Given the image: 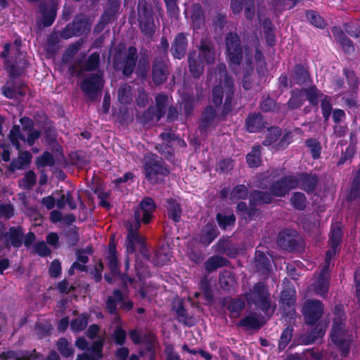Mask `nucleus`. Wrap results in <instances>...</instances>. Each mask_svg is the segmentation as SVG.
Segmentation results:
<instances>
[{
	"instance_id": "obj_36",
	"label": "nucleus",
	"mask_w": 360,
	"mask_h": 360,
	"mask_svg": "<svg viewBox=\"0 0 360 360\" xmlns=\"http://www.w3.org/2000/svg\"><path fill=\"white\" fill-rule=\"evenodd\" d=\"M302 91H304V96H306L309 102L313 105H317L319 100H321L325 96L316 86H311L308 89H302Z\"/></svg>"
},
{
	"instance_id": "obj_43",
	"label": "nucleus",
	"mask_w": 360,
	"mask_h": 360,
	"mask_svg": "<svg viewBox=\"0 0 360 360\" xmlns=\"http://www.w3.org/2000/svg\"><path fill=\"white\" fill-rule=\"evenodd\" d=\"M118 99L120 103L123 104L130 103L132 101L133 93L131 88L127 85L124 84L118 89Z\"/></svg>"
},
{
	"instance_id": "obj_8",
	"label": "nucleus",
	"mask_w": 360,
	"mask_h": 360,
	"mask_svg": "<svg viewBox=\"0 0 360 360\" xmlns=\"http://www.w3.org/2000/svg\"><path fill=\"white\" fill-rule=\"evenodd\" d=\"M137 60V51L134 46H130L124 53L123 56L120 53L115 56L113 65L115 69L122 70L124 75H131L136 66Z\"/></svg>"
},
{
	"instance_id": "obj_11",
	"label": "nucleus",
	"mask_w": 360,
	"mask_h": 360,
	"mask_svg": "<svg viewBox=\"0 0 360 360\" xmlns=\"http://www.w3.org/2000/svg\"><path fill=\"white\" fill-rule=\"evenodd\" d=\"M41 135V133L38 130H32L29 132L27 139L24 134H22L20 126L14 125L10 131L9 139L12 144L16 148L17 150H20V144L19 141L27 142L30 146L34 145L36 140H37Z\"/></svg>"
},
{
	"instance_id": "obj_4",
	"label": "nucleus",
	"mask_w": 360,
	"mask_h": 360,
	"mask_svg": "<svg viewBox=\"0 0 360 360\" xmlns=\"http://www.w3.org/2000/svg\"><path fill=\"white\" fill-rule=\"evenodd\" d=\"M298 181L295 176H289L281 179L270 186L271 193L255 191L250 193V203L256 205L262 203H269L272 195L278 197L284 196L290 190L297 187Z\"/></svg>"
},
{
	"instance_id": "obj_17",
	"label": "nucleus",
	"mask_w": 360,
	"mask_h": 360,
	"mask_svg": "<svg viewBox=\"0 0 360 360\" xmlns=\"http://www.w3.org/2000/svg\"><path fill=\"white\" fill-rule=\"evenodd\" d=\"M100 56L97 53H93L87 60L82 63L80 60L76 61L72 65V72L80 75L84 71H93L96 70L99 64Z\"/></svg>"
},
{
	"instance_id": "obj_16",
	"label": "nucleus",
	"mask_w": 360,
	"mask_h": 360,
	"mask_svg": "<svg viewBox=\"0 0 360 360\" xmlns=\"http://www.w3.org/2000/svg\"><path fill=\"white\" fill-rule=\"evenodd\" d=\"M199 53L198 58L203 60L207 64H212L215 60V52L214 45L210 38L203 37L201 39L199 46Z\"/></svg>"
},
{
	"instance_id": "obj_18",
	"label": "nucleus",
	"mask_w": 360,
	"mask_h": 360,
	"mask_svg": "<svg viewBox=\"0 0 360 360\" xmlns=\"http://www.w3.org/2000/svg\"><path fill=\"white\" fill-rule=\"evenodd\" d=\"M169 75L166 61L162 58H155L153 65V80L156 85L165 82Z\"/></svg>"
},
{
	"instance_id": "obj_42",
	"label": "nucleus",
	"mask_w": 360,
	"mask_h": 360,
	"mask_svg": "<svg viewBox=\"0 0 360 360\" xmlns=\"http://www.w3.org/2000/svg\"><path fill=\"white\" fill-rule=\"evenodd\" d=\"M108 266L113 274H117L119 271L118 261L116 257L115 246L112 243L109 244V255L108 256Z\"/></svg>"
},
{
	"instance_id": "obj_24",
	"label": "nucleus",
	"mask_w": 360,
	"mask_h": 360,
	"mask_svg": "<svg viewBox=\"0 0 360 360\" xmlns=\"http://www.w3.org/2000/svg\"><path fill=\"white\" fill-rule=\"evenodd\" d=\"M103 342L98 340L94 342L91 349L86 352L77 355L76 360H99L103 357Z\"/></svg>"
},
{
	"instance_id": "obj_56",
	"label": "nucleus",
	"mask_w": 360,
	"mask_h": 360,
	"mask_svg": "<svg viewBox=\"0 0 360 360\" xmlns=\"http://www.w3.org/2000/svg\"><path fill=\"white\" fill-rule=\"evenodd\" d=\"M306 18L310 23L317 27L321 28L324 26V20L323 18L314 11H307Z\"/></svg>"
},
{
	"instance_id": "obj_7",
	"label": "nucleus",
	"mask_w": 360,
	"mask_h": 360,
	"mask_svg": "<svg viewBox=\"0 0 360 360\" xmlns=\"http://www.w3.org/2000/svg\"><path fill=\"white\" fill-rule=\"evenodd\" d=\"M144 171L146 178L153 183L158 182V175H167L169 172L162 159L151 153L144 155Z\"/></svg>"
},
{
	"instance_id": "obj_54",
	"label": "nucleus",
	"mask_w": 360,
	"mask_h": 360,
	"mask_svg": "<svg viewBox=\"0 0 360 360\" xmlns=\"http://www.w3.org/2000/svg\"><path fill=\"white\" fill-rule=\"evenodd\" d=\"M292 337V328L287 327L285 328L281 335L280 341L278 343V348L280 350H283L285 348L287 345L291 340Z\"/></svg>"
},
{
	"instance_id": "obj_29",
	"label": "nucleus",
	"mask_w": 360,
	"mask_h": 360,
	"mask_svg": "<svg viewBox=\"0 0 360 360\" xmlns=\"http://www.w3.org/2000/svg\"><path fill=\"white\" fill-rule=\"evenodd\" d=\"M295 302V292L291 288H287L281 292V303L284 310L286 307L289 309V314L294 312V304Z\"/></svg>"
},
{
	"instance_id": "obj_45",
	"label": "nucleus",
	"mask_w": 360,
	"mask_h": 360,
	"mask_svg": "<svg viewBox=\"0 0 360 360\" xmlns=\"http://www.w3.org/2000/svg\"><path fill=\"white\" fill-rule=\"evenodd\" d=\"M171 258L172 255L169 252H166L165 250L161 249L155 252L152 262L155 265H164L170 262Z\"/></svg>"
},
{
	"instance_id": "obj_35",
	"label": "nucleus",
	"mask_w": 360,
	"mask_h": 360,
	"mask_svg": "<svg viewBox=\"0 0 360 360\" xmlns=\"http://www.w3.org/2000/svg\"><path fill=\"white\" fill-rule=\"evenodd\" d=\"M219 284L223 290H231L235 284V278L232 273L227 270L221 271L219 275Z\"/></svg>"
},
{
	"instance_id": "obj_9",
	"label": "nucleus",
	"mask_w": 360,
	"mask_h": 360,
	"mask_svg": "<svg viewBox=\"0 0 360 360\" xmlns=\"http://www.w3.org/2000/svg\"><path fill=\"white\" fill-rule=\"evenodd\" d=\"M227 58L233 65H239L242 59L243 49L239 36L236 32H229L225 37Z\"/></svg>"
},
{
	"instance_id": "obj_62",
	"label": "nucleus",
	"mask_w": 360,
	"mask_h": 360,
	"mask_svg": "<svg viewBox=\"0 0 360 360\" xmlns=\"http://www.w3.org/2000/svg\"><path fill=\"white\" fill-rule=\"evenodd\" d=\"M54 160L51 153L48 152L44 153V154L38 158L37 165L39 166L44 167L47 165H53Z\"/></svg>"
},
{
	"instance_id": "obj_39",
	"label": "nucleus",
	"mask_w": 360,
	"mask_h": 360,
	"mask_svg": "<svg viewBox=\"0 0 360 360\" xmlns=\"http://www.w3.org/2000/svg\"><path fill=\"white\" fill-rule=\"evenodd\" d=\"M261 147L259 146H254L246 155V160L248 165L250 167H257L261 163Z\"/></svg>"
},
{
	"instance_id": "obj_25",
	"label": "nucleus",
	"mask_w": 360,
	"mask_h": 360,
	"mask_svg": "<svg viewBox=\"0 0 360 360\" xmlns=\"http://www.w3.org/2000/svg\"><path fill=\"white\" fill-rule=\"evenodd\" d=\"M191 26L194 30L201 29L205 25V15L202 6L195 4L191 8Z\"/></svg>"
},
{
	"instance_id": "obj_32",
	"label": "nucleus",
	"mask_w": 360,
	"mask_h": 360,
	"mask_svg": "<svg viewBox=\"0 0 360 360\" xmlns=\"http://www.w3.org/2000/svg\"><path fill=\"white\" fill-rule=\"evenodd\" d=\"M228 260L223 257L212 256L205 262V268L207 271L211 272L226 266Z\"/></svg>"
},
{
	"instance_id": "obj_41",
	"label": "nucleus",
	"mask_w": 360,
	"mask_h": 360,
	"mask_svg": "<svg viewBox=\"0 0 360 360\" xmlns=\"http://www.w3.org/2000/svg\"><path fill=\"white\" fill-rule=\"evenodd\" d=\"M120 301H122V293L120 290H115L113 295L109 297L106 302V308L110 314H115L117 304L120 303Z\"/></svg>"
},
{
	"instance_id": "obj_49",
	"label": "nucleus",
	"mask_w": 360,
	"mask_h": 360,
	"mask_svg": "<svg viewBox=\"0 0 360 360\" xmlns=\"http://www.w3.org/2000/svg\"><path fill=\"white\" fill-rule=\"evenodd\" d=\"M248 195V191L245 185L236 186L231 193V199L232 200H238L245 199Z\"/></svg>"
},
{
	"instance_id": "obj_5",
	"label": "nucleus",
	"mask_w": 360,
	"mask_h": 360,
	"mask_svg": "<svg viewBox=\"0 0 360 360\" xmlns=\"http://www.w3.org/2000/svg\"><path fill=\"white\" fill-rule=\"evenodd\" d=\"M247 299L266 314H272L275 310L276 305L272 302L268 288L263 283H257Z\"/></svg>"
},
{
	"instance_id": "obj_10",
	"label": "nucleus",
	"mask_w": 360,
	"mask_h": 360,
	"mask_svg": "<svg viewBox=\"0 0 360 360\" xmlns=\"http://www.w3.org/2000/svg\"><path fill=\"white\" fill-rule=\"evenodd\" d=\"M103 86V79L98 74L90 75L85 77L80 84L81 89L90 99H94L98 96Z\"/></svg>"
},
{
	"instance_id": "obj_51",
	"label": "nucleus",
	"mask_w": 360,
	"mask_h": 360,
	"mask_svg": "<svg viewBox=\"0 0 360 360\" xmlns=\"http://www.w3.org/2000/svg\"><path fill=\"white\" fill-rule=\"evenodd\" d=\"M87 323V316L82 314L71 322L70 328L73 331H80L86 327Z\"/></svg>"
},
{
	"instance_id": "obj_22",
	"label": "nucleus",
	"mask_w": 360,
	"mask_h": 360,
	"mask_svg": "<svg viewBox=\"0 0 360 360\" xmlns=\"http://www.w3.org/2000/svg\"><path fill=\"white\" fill-rule=\"evenodd\" d=\"M187 44L186 36L184 33H179L176 36L172 46V51L174 58L181 59L184 57Z\"/></svg>"
},
{
	"instance_id": "obj_58",
	"label": "nucleus",
	"mask_w": 360,
	"mask_h": 360,
	"mask_svg": "<svg viewBox=\"0 0 360 360\" xmlns=\"http://www.w3.org/2000/svg\"><path fill=\"white\" fill-rule=\"evenodd\" d=\"M281 135L280 129L278 127H271L268 130L266 138L263 143L266 146L275 143Z\"/></svg>"
},
{
	"instance_id": "obj_2",
	"label": "nucleus",
	"mask_w": 360,
	"mask_h": 360,
	"mask_svg": "<svg viewBox=\"0 0 360 360\" xmlns=\"http://www.w3.org/2000/svg\"><path fill=\"white\" fill-rule=\"evenodd\" d=\"M213 78L216 79L219 78L220 84L215 86L213 89L212 103L216 107L221 106L224 94H225L223 112L226 114L231 110L234 91L233 79L227 76L225 64H219L214 74L210 72H209L208 79L212 80Z\"/></svg>"
},
{
	"instance_id": "obj_23",
	"label": "nucleus",
	"mask_w": 360,
	"mask_h": 360,
	"mask_svg": "<svg viewBox=\"0 0 360 360\" xmlns=\"http://www.w3.org/2000/svg\"><path fill=\"white\" fill-rule=\"evenodd\" d=\"M295 178L298 181L297 186L307 193L312 192L318 183L317 176L313 174H301L298 176H295Z\"/></svg>"
},
{
	"instance_id": "obj_21",
	"label": "nucleus",
	"mask_w": 360,
	"mask_h": 360,
	"mask_svg": "<svg viewBox=\"0 0 360 360\" xmlns=\"http://www.w3.org/2000/svg\"><path fill=\"white\" fill-rule=\"evenodd\" d=\"M217 236V231L213 224H206L196 236L195 240L205 245L210 244Z\"/></svg>"
},
{
	"instance_id": "obj_33",
	"label": "nucleus",
	"mask_w": 360,
	"mask_h": 360,
	"mask_svg": "<svg viewBox=\"0 0 360 360\" xmlns=\"http://www.w3.org/2000/svg\"><path fill=\"white\" fill-rule=\"evenodd\" d=\"M326 332V325L323 323H319L316 326L313 331L307 336L303 335L302 336V342L306 344H310L314 342L317 338L323 336Z\"/></svg>"
},
{
	"instance_id": "obj_55",
	"label": "nucleus",
	"mask_w": 360,
	"mask_h": 360,
	"mask_svg": "<svg viewBox=\"0 0 360 360\" xmlns=\"http://www.w3.org/2000/svg\"><path fill=\"white\" fill-rule=\"evenodd\" d=\"M227 304L229 310L236 315L245 307V302L240 299H231Z\"/></svg>"
},
{
	"instance_id": "obj_20",
	"label": "nucleus",
	"mask_w": 360,
	"mask_h": 360,
	"mask_svg": "<svg viewBox=\"0 0 360 360\" xmlns=\"http://www.w3.org/2000/svg\"><path fill=\"white\" fill-rule=\"evenodd\" d=\"M18 151V158L13 159L7 167L11 172L25 169L30 165L32 158V154L28 151H22L20 149Z\"/></svg>"
},
{
	"instance_id": "obj_38",
	"label": "nucleus",
	"mask_w": 360,
	"mask_h": 360,
	"mask_svg": "<svg viewBox=\"0 0 360 360\" xmlns=\"http://www.w3.org/2000/svg\"><path fill=\"white\" fill-rule=\"evenodd\" d=\"M262 325L259 317L256 314H250L239 322V326L246 327L248 328H259Z\"/></svg>"
},
{
	"instance_id": "obj_28",
	"label": "nucleus",
	"mask_w": 360,
	"mask_h": 360,
	"mask_svg": "<svg viewBox=\"0 0 360 360\" xmlns=\"http://www.w3.org/2000/svg\"><path fill=\"white\" fill-rule=\"evenodd\" d=\"M72 24L76 30V34L78 36L89 32L91 27V21L89 18L82 14L77 15Z\"/></svg>"
},
{
	"instance_id": "obj_50",
	"label": "nucleus",
	"mask_w": 360,
	"mask_h": 360,
	"mask_svg": "<svg viewBox=\"0 0 360 360\" xmlns=\"http://www.w3.org/2000/svg\"><path fill=\"white\" fill-rule=\"evenodd\" d=\"M37 176L35 173L30 170L25 174L24 178L20 181V185L24 188L29 189L36 184Z\"/></svg>"
},
{
	"instance_id": "obj_14",
	"label": "nucleus",
	"mask_w": 360,
	"mask_h": 360,
	"mask_svg": "<svg viewBox=\"0 0 360 360\" xmlns=\"http://www.w3.org/2000/svg\"><path fill=\"white\" fill-rule=\"evenodd\" d=\"M323 311V304L317 300L308 301L302 308L306 321L310 325L314 324L320 319Z\"/></svg>"
},
{
	"instance_id": "obj_3",
	"label": "nucleus",
	"mask_w": 360,
	"mask_h": 360,
	"mask_svg": "<svg viewBox=\"0 0 360 360\" xmlns=\"http://www.w3.org/2000/svg\"><path fill=\"white\" fill-rule=\"evenodd\" d=\"M330 335L333 343L341 352L342 356H346L349 352L352 333L347 323V317L342 305H338L334 309Z\"/></svg>"
},
{
	"instance_id": "obj_6",
	"label": "nucleus",
	"mask_w": 360,
	"mask_h": 360,
	"mask_svg": "<svg viewBox=\"0 0 360 360\" xmlns=\"http://www.w3.org/2000/svg\"><path fill=\"white\" fill-rule=\"evenodd\" d=\"M137 9L139 28L146 37H151L155 30L152 7L145 0H139Z\"/></svg>"
},
{
	"instance_id": "obj_31",
	"label": "nucleus",
	"mask_w": 360,
	"mask_h": 360,
	"mask_svg": "<svg viewBox=\"0 0 360 360\" xmlns=\"http://www.w3.org/2000/svg\"><path fill=\"white\" fill-rule=\"evenodd\" d=\"M255 263L257 271L262 274H267L269 272L271 267L270 260L263 252L256 251Z\"/></svg>"
},
{
	"instance_id": "obj_13",
	"label": "nucleus",
	"mask_w": 360,
	"mask_h": 360,
	"mask_svg": "<svg viewBox=\"0 0 360 360\" xmlns=\"http://www.w3.org/2000/svg\"><path fill=\"white\" fill-rule=\"evenodd\" d=\"M330 264V261L327 262L326 260L324 261V264L319 274L318 277L312 285L313 290L316 295L319 296H324L328 291V285H329V266Z\"/></svg>"
},
{
	"instance_id": "obj_57",
	"label": "nucleus",
	"mask_w": 360,
	"mask_h": 360,
	"mask_svg": "<svg viewBox=\"0 0 360 360\" xmlns=\"http://www.w3.org/2000/svg\"><path fill=\"white\" fill-rule=\"evenodd\" d=\"M321 110L323 113V116L326 121H328L331 113L332 110V105H331V100L330 98L324 96L323 98L321 99Z\"/></svg>"
},
{
	"instance_id": "obj_26",
	"label": "nucleus",
	"mask_w": 360,
	"mask_h": 360,
	"mask_svg": "<svg viewBox=\"0 0 360 360\" xmlns=\"http://www.w3.org/2000/svg\"><path fill=\"white\" fill-rule=\"evenodd\" d=\"M165 207L169 219L174 222H179L181 220L182 209L180 204L176 200L168 199L166 202Z\"/></svg>"
},
{
	"instance_id": "obj_47",
	"label": "nucleus",
	"mask_w": 360,
	"mask_h": 360,
	"mask_svg": "<svg viewBox=\"0 0 360 360\" xmlns=\"http://www.w3.org/2000/svg\"><path fill=\"white\" fill-rule=\"evenodd\" d=\"M292 233L282 231L278 235V243L284 248H292L295 245V240L292 238Z\"/></svg>"
},
{
	"instance_id": "obj_40",
	"label": "nucleus",
	"mask_w": 360,
	"mask_h": 360,
	"mask_svg": "<svg viewBox=\"0 0 360 360\" xmlns=\"http://www.w3.org/2000/svg\"><path fill=\"white\" fill-rule=\"evenodd\" d=\"M292 78L295 83L303 84L307 82L309 73L302 65H296Z\"/></svg>"
},
{
	"instance_id": "obj_27",
	"label": "nucleus",
	"mask_w": 360,
	"mask_h": 360,
	"mask_svg": "<svg viewBox=\"0 0 360 360\" xmlns=\"http://www.w3.org/2000/svg\"><path fill=\"white\" fill-rule=\"evenodd\" d=\"M189 70L195 77H199L204 71L203 62L197 56L195 51L191 52L188 55Z\"/></svg>"
},
{
	"instance_id": "obj_53",
	"label": "nucleus",
	"mask_w": 360,
	"mask_h": 360,
	"mask_svg": "<svg viewBox=\"0 0 360 360\" xmlns=\"http://www.w3.org/2000/svg\"><path fill=\"white\" fill-rule=\"evenodd\" d=\"M57 348L60 353L65 357H68L73 354V349L70 347L65 338H61L58 340Z\"/></svg>"
},
{
	"instance_id": "obj_34",
	"label": "nucleus",
	"mask_w": 360,
	"mask_h": 360,
	"mask_svg": "<svg viewBox=\"0 0 360 360\" xmlns=\"http://www.w3.org/2000/svg\"><path fill=\"white\" fill-rule=\"evenodd\" d=\"M304 101L302 89H295L291 92V97L288 102V105L290 109H295L302 105Z\"/></svg>"
},
{
	"instance_id": "obj_15",
	"label": "nucleus",
	"mask_w": 360,
	"mask_h": 360,
	"mask_svg": "<svg viewBox=\"0 0 360 360\" xmlns=\"http://www.w3.org/2000/svg\"><path fill=\"white\" fill-rule=\"evenodd\" d=\"M342 231L339 224L335 223L333 224L331 226L330 236V249L327 251L325 257L327 262H329V261H330L337 253L339 244L342 239Z\"/></svg>"
},
{
	"instance_id": "obj_37",
	"label": "nucleus",
	"mask_w": 360,
	"mask_h": 360,
	"mask_svg": "<svg viewBox=\"0 0 360 360\" xmlns=\"http://www.w3.org/2000/svg\"><path fill=\"white\" fill-rule=\"evenodd\" d=\"M216 118V110L212 106H207L202 113L201 127L207 129L212 126Z\"/></svg>"
},
{
	"instance_id": "obj_61",
	"label": "nucleus",
	"mask_w": 360,
	"mask_h": 360,
	"mask_svg": "<svg viewBox=\"0 0 360 360\" xmlns=\"http://www.w3.org/2000/svg\"><path fill=\"white\" fill-rule=\"evenodd\" d=\"M34 248L35 252L41 257L47 256L51 253V250L44 241L36 243Z\"/></svg>"
},
{
	"instance_id": "obj_59",
	"label": "nucleus",
	"mask_w": 360,
	"mask_h": 360,
	"mask_svg": "<svg viewBox=\"0 0 360 360\" xmlns=\"http://www.w3.org/2000/svg\"><path fill=\"white\" fill-rule=\"evenodd\" d=\"M217 219L219 226H222L224 229L228 226L233 224L236 220L235 216L233 214H229L226 216L221 214H218Z\"/></svg>"
},
{
	"instance_id": "obj_44",
	"label": "nucleus",
	"mask_w": 360,
	"mask_h": 360,
	"mask_svg": "<svg viewBox=\"0 0 360 360\" xmlns=\"http://www.w3.org/2000/svg\"><path fill=\"white\" fill-rule=\"evenodd\" d=\"M172 311L175 312L176 319L180 322L187 323L188 313L183 307V303L180 300H176L173 302Z\"/></svg>"
},
{
	"instance_id": "obj_52",
	"label": "nucleus",
	"mask_w": 360,
	"mask_h": 360,
	"mask_svg": "<svg viewBox=\"0 0 360 360\" xmlns=\"http://www.w3.org/2000/svg\"><path fill=\"white\" fill-rule=\"evenodd\" d=\"M306 145L309 148L313 158L316 159L320 157L321 146L319 141L309 139L306 141Z\"/></svg>"
},
{
	"instance_id": "obj_12",
	"label": "nucleus",
	"mask_w": 360,
	"mask_h": 360,
	"mask_svg": "<svg viewBox=\"0 0 360 360\" xmlns=\"http://www.w3.org/2000/svg\"><path fill=\"white\" fill-rule=\"evenodd\" d=\"M168 100L169 98L167 95L159 94L155 97V108H149L144 114L145 118L151 121L158 122L165 113Z\"/></svg>"
},
{
	"instance_id": "obj_46",
	"label": "nucleus",
	"mask_w": 360,
	"mask_h": 360,
	"mask_svg": "<svg viewBox=\"0 0 360 360\" xmlns=\"http://www.w3.org/2000/svg\"><path fill=\"white\" fill-rule=\"evenodd\" d=\"M359 198H360V169L356 173V177L353 181L347 199L353 201Z\"/></svg>"
},
{
	"instance_id": "obj_1",
	"label": "nucleus",
	"mask_w": 360,
	"mask_h": 360,
	"mask_svg": "<svg viewBox=\"0 0 360 360\" xmlns=\"http://www.w3.org/2000/svg\"><path fill=\"white\" fill-rule=\"evenodd\" d=\"M155 210V204L154 200L149 197L144 198L140 202L139 207L134 211V220L129 222L126 226L128 232L126 240L127 253L132 254L136 250H139L143 257L148 261L150 259L149 250L139 230L141 226V221L145 224L149 223Z\"/></svg>"
},
{
	"instance_id": "obj_19",
	"label": "nucleus",
	"mask_w": 360,
	"mask_h": 360,
	"mask_svg": "<svg viewBox=\"0 0 360 360\" xmlns=\"http://www.w3.org/2000/svg\"><path fill=\"white\" fill-rule=\"evenodd\" d=\"M23 231L20 226L11 227L4 235V246L7 248L10 246L19 248L22 243Z\"/></svg>"
},
{
	"instance_id": "obj_63",
	"label": "nucleus",
	"mask_w": 360,
	"mask_h": 360,
	"mask_svg": "<svg viewBox=\"0 0 360 360\" xmlns=\"http://www.w3.org/2000/svg\"><path fill=\"white\" fill-rule=\"evenodd\" d=\"M233 167V162L230 159L223 160L218 163L217 169L223 173H228Z\"/></svg>"
},
{
	"instance_id": "obj_48",
	"label": "nucleus",
	"mask_w": 360,
	"mask_h": 360,
	"mask_svg": "<svg viewBox=\"0 0 360 360\" xmlns=\"http://www.w3.org/2000/svg\"><path fill=\"white\" fill-rule=\"evenodd\" d=\"M290 202L294 208L299 210H304L307 205L306 197L300 192L295 193L290 198Z\"/></svg>"
},
{
	"instance_id": "obj_30",
	"label": "nucleus",
	"mask_w": 360,
	"mask_h": 360,
	"mask_svg": "<svg viewBox=\"0 0 360 360\" xmlns=\"http://www.w3.org/2000/svg\"><path fill=\"white\" fill-rule=\"evenodd\" d=\"M245 124L248 131L251 133L257 132L265 127V122L259 113L250 115Z\"/></svg>"
},
{
	"instance_id": "obj_60",
	"label": "nucleus",
	"mask_w": 360,
	"mask_h": 360,
	"mask_svg": "<svg viewBox=\"0 0 360 360\" xmlns=\"http://www.w3.org/2000/svg\"><path fill=\"white\" fill-rule=\"evenodd\" d=\"M245 15L248 20H252L255 15V0H245Z\"/></svg>"
},
{
	"instance_id": "obj_64",
	"label": "nucleus",
	"mask_w": 360,
	"mask_h": 360,
	"mask_svg": "<svg viewBox=\"0 0 360 360\" xmlns=\"http://www.w3.org/2000/svg\"><path fill=\"white\" fill-rule=\"evenodd\" d=\"M126 337H127L126 332L123 329L118 327L115 330L114 333H113V338H114L115 342L117 345H123L125 342Z\"/></svg>"
}]
</instances>
